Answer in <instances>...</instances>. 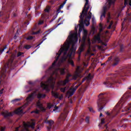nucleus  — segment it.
<instances>
[{
  "label": "nucleus",
  "mask_w": 131,
  "mask_h": 131,
  "mask_svg": "<svg viewBox=\"0 0 131 131\" xmlns=\"http://www.w3.org/2000/svg\"><path fill=\"white\" fill-rule=\"evenodd\" d=\"M78 40L77 34H72L69 36L68 39L62 46L60 48L58 53H56L57 56L55 58V60L52 63L51 67L49 68V70H53L55 69L56 63L58 62V60L60 58L62 53H63V55L62 57V61H66L68 58H69L68 62L69 64H71L73 67H74V62L72 60V54H75L76 51L75 48V43Z\"/></svg>",
  "instance_id": "obj_1"
},
{
  "label": "nucleus",
  "mask_w": 131,
  "mask_h": 131,
  "mask_svg": "<svg viewBox=\"0 0 131 131\" xmlns=\"http://www.w3.org/2000/svg\"><path fill=\"white\" fill-rule=\"evenodd\" d=\"M23 53L19 52L17 54V52H10L9 54V59L8 62L5 64L4 68L2 69L0 72V85L1 84H5L6 83V73L7 72V69L12 68L16 67V64L14 62V60H16L18 57L22 56Z\"/></svg>",
  "instance_id": "obj_2"
},
{
  "label": "nucleus",
  "mask_w": 131,
  "mask_h": 131,
  "mask_svg": "<svg viewBox=\"0 0 131 131\" xmlns=\"http://www.w3.org/2000/svg\"><path fill=\"white\" fill-rule=\"evenodd\" d=\"M126 73H131V65H129L127 67L124 68L117 73L112 75L111 77L107 78L106 81L104 82L103 84L106 85L107 88H113L112 85H113L114 83H119L120 84L121 82L118 81V79L121 77L125 76Z\"/></svg>",
  "instance_id": "obj_3"
},
{
  "label": "nucleus",
  "mask_w": 131,
  "mask_h": 131,
  "mask_svg": "<svg viewBox=\"0 0 131 131\" xmlns=\"http://www.w3.org/2000/svg\"><path fill=\"white\" fill-rule=\"evenodd\" d=\"M89 5V0H85V3L83 8L82 12L80 13L79 18L80 20L79 21L80 23L79 27V32H81L83 29L84 24L85 26H89L90 25L91 19H92V12L90 11L89 12L88 15V12L89 9H90V6ZM86 6L88 7H86Z\"/></svg>",
  "instance_id": "obj_4"
},
{
  "label": "nucleus",
  "mask_w": 131,
  "mask_h": 131,
  "mask_svg": "<svg viewBox=\"0 0 131 131\" xmlns=\"http://www.w3.org/2000/svg\"><path fill=\"white\" fill-rule=\"evenodd\" d=\"M15 6V0H8V4L6 7L5 6H2V11H0V22L2 23H7L9 19L10 13L12 8ZM0 29H2V26L0 25Z\"/></svg>",
  "instance_id": "obj_5"
},
{
  "label": "nucleus",
  "mask_w": 131,
  "mask_h": 131,
  "mask_svg": "<svg viewBox=\"0 0 131 131\" xmlns=\"http://www.w3.org/2000/svg\"><path fill=\"white\" fill-rule=\"evenodd\" d=\"M98 98L99 99L97 101V105L99 108L98 111L101 112V111L104 108L108 102V97L105 93H100Z\"/></svg>",
  "instance_id": "obj_6"
},
{
  "label": "nucleus",
  "mask_w": 131,
  "mask_h": 131,
  "mask_svg": "<svg viewBox=\"0 0 131 131\" xmlns=\"http://www.w3.org/2000/svg\"><path fill=\"white\" fill-rule=\"evenodd\" d=\"M68 113H69V111L68 110L67 107L64 108V109L63 110V112L61 114L58 119V124H59V125H61V124H63V123H64V122L67 118Z\"/></svg>",
  "instance_id": "obj_7"
},
{
  "label": "nucleus",
  "mask_w": 131,
  "mask_h": 131,
  "mask_svg": "<svg viewBox=\"0 0 131 131\" xmlns=\"http://www.w3.org/2000/svg\"><path fill=\"white\" fill-rule=\"evenodd\" d=\"M113 4V1L112 0H110L108 1V2L106 3L105 6H103V9H102V13L100 16V20H103V18H102V17H106V12H107V9H110V7H111V5Z\"/></svg>",
  "instance_id": "obj_8"
},
{
  "label": "nucleus",
  "mask_w": 131,
  "mask_h": 131,
  "mask_svg": "<svg viewBox=\"0 0 131 131\" xmlns=\"http://www.w3.org/2000/svg\"><path fill=\"white\" fill-rule=\"evenodd\" d=\"M71 76H72V75L69 74L66 76L65 80H60L58 81L57 82L58 86H65L67 83H69V81H70L69 78H70Z\"/></svg>",
  "instance_id": "obj_9"
},
{
  "label": "nucleus",
  "mask_w": 131,
  "mask_h": 131,
  "mask_svg": "<svg viewBox=\"0 0 131 131\" xmlns=\"http://www.w3.org/2000/svg\"><path fill=\"white\" fill-rule=\"evenodd\" d=\"M93 42L94 43H96V42H97V43H101L102 46L107 47V43L103 42L102 39H101V35H100V34H98L96 36H94Z\"/></svg>",
  "instance_id": "obj_10"
},
{
  "label": "nucleus",
  "mask_w": 131,
  "mask_h": 131,
  "mask_svg": "<svg viewBox=\"0 0 131 131\" xmlns=\"http://www.w3.org/2000/svg\"><path fill=\"white\" fill-rule=\"evenodd\" d=\"M35 95V92L29 94L26 98L27 102L25 103V106H28L32 100H34V95Z\"/></svg>",
  "instance_id": "obj_11"
},
{
  "label": "nucleus",
  "mask_w": 131,
  "mask_h": 131,
  "mask_svg": "<svg viewBox=\"0 0 131 131\" xmlns=\"http://www.w3.org/2000/svg\"><path fill=\"white\" fill-rule=\"evenodd\" d=\"M53 30H54V29H50L49 30L47 31L46 32V34L43 36L41 42L38 45H37L35 48H37V47H39V46H40L41 44L42 43V42H43V41H45V40H46L47 39V38H46V37H47V36H48V34H50V33H51V32H52V31H53Z\"/></svg>",
  "instance_id": "obj_12"
},
{
  "label": "nucleus",
  "mask_w": 131,
  "mask_h": 131,
  "mask_svg": "<svg viewBox=\"0 0 131 131\" xmlns=\"http://www.w3.org/2000/svg\"><path fill=\"white\" fill-rule=\"evenodd\" d=\"M45 123H48L49 124V126H47V129L48 131H51V129H52V126H53V125L54 124V121L53 120H48V118L45 120Z\"/></svg>",
  "instance_id": "obj_13"
},
{
  "label": "nucleus",
  "mask_w": 131,
  "mask_h": 131,
  "mask_svg": "<svg viewBox=\"0 0 131 131\" xmlns=\"http://www.w3.org/2000/svg\"><path fill=\"white\" fill-rule=\"evenodd\" d=\"M117 111L116 110L114 109L113 111L111 113L107 112L106 115L110 119H112V118H114V117H115L116 115H117Z\"/></svg>",
  "instance_id": "obj_14"
},
{
  "label": "nucleus",
  "mask_w": 131,
  "mask_h": 131,
  "mask_svg": "<svg viewBox=\"0 0 131 131\" xmlns=\"http://www.w3.org/2000/svg\"><path fill=\"white\" fill-rule=\"evenodd\" d=\"M47 19H49V16L46 14H42L41 19L39 20L38 25H41L42 24H43L45 20L46 22L47 21Z\"/></svg>",
  "instance_id": "obj_15"
},
{
  "label": "nucleus",
  "mask_w": 131,
  "mask_h": 131,
  "mask_svg": "<svg viewBox=\"0 0 131 131\" xmlns=\"http://www.w3.org/2000/svg\"><path fill=\"white\" fill-rule=\"evenodd\" d=\"M119 62H120V58L118 57H115L113 60L112 66L114 67L117 66V64H119Z\"/></svg>",
  "instance_id": "obj_16"
},
{
  "label": "nucleus",
  "mask_w": 131,
  "mask_h": 131,
  "mask_svg": "<svg viewBox=\"0 0 131 131\" xmlns=\"http://www.w3.org/2000/svg\"><path fill=\"white\" fill-rule=\"evenodd\" d=\"M105 123V120L103 119H101V122L98 125V126L100 127V128H105L106 129H107L108 128V125L106 124L105 125H104Z\"/></svg>",
  "instance_id": "obj_17"
},
{
  "label": "nucleus",
  "mask_w": 131,
  "mask_h": 131,
  "mask_svg": "<svg viewBox=\"0 0 131 131\" xmlns=\"http://www.w3.org/2000/svg\"><path fill=\"white\" fill-rule=\"evenodd\" d=\"M2 115L4 116V118H8V117L13 116V114L12 113H9L8 111H5L2 113Z\"/></svg>",
  "instance_id": "obj_18"
},
{
  "label": "nucleus",
  "mask_w": 131,
  "mask_h": 131,
  "mask_svg": "<svg viewBox=\"0 0 131 131\" xmlns=\"http://www.w3.org/2000/svg\"><path fill=\"white\" fill-rule=\"evenodd\" d=\"M37 106L38 108H39V109L40 110V111H42V112H45L47 110L46 108L43 107V106L40 101H38L37 102Z\"/></svg>",
  "instance_id": "obj_19"
},
{
  "label": "nucleus",
  "mask_w": 131,
  "mask_h": 131,
  "mask_svg": "<svg viewBox=\"0 0 131 131\" xmlns=\"http://www.w3.org/2000/svg\"><path fill=\"white\" fill-rule=\"evenodd\" d=\"M29 24V21L27 20L24 23V24L22 25L21 27V29L22 30H26L27 29V25Z\"/></svg>",
  "instance_id": "obj_20"
},
{
  "label": "nucleus",
  "mask_w": 131,
  "mask_h": 131,
  "mask_svg": "<svg viewBox=\"0 0 131 131\" xmlns=\"http://www.w3.org/2000/svg\"><path fill=\"white\" fill-rule=\"evenodd\" d=\"M29 0H24V5L26 7V9H27L28 11H30V8H29Z\"/></svg>",
  "instance_id": "obj_21"
},
{
  "label": "nucleus",
  "mask_w": 131,
  "mask_h": 131,
  "mask_svg": "<svg viewBox=\"0 0 131 131\" xmlns=\"http://www.w3.org/2000/svg\"><path fill=\"white\" fill-rule=\"evenodd\" d=\"M53 77H51L50 78H49L48 79V82L49 83H51V88L54 89V88H55V82H53Z\"/></svg>",
  "instance_id": "obj_22"
},
{
  "label": "nucleus",
  "mask_w": 131,
  "mask_h": 131,
  "mask_svg": "<svg viewBox=\"0 0 131 131\" xmlns=\"http://www.w3.org/2000/svg\"><path fill=\"white\" fill-rule=\"evenodd\" d=\"M74 93H75V91L72 88H71L70 90L67 92V94L69 95V97H72V96L74 95Z\"/></svg>",
  "instance_id": "obj_23"
},
{
  "label": "nucleus",
  "mask_w": 131,
  "mask_h": 131,
  "mask_svg": "<svg viewBox=\"0 0 131 131\" xmlns=\"http://www.w3.org/2000/svg\"><path fill=\"white\" fill-rule=\"evenodd\" d=\"M131 110V103L128 104V106H126L124 107V110H122V112H127V111H129Z\"/></svg>",
  "instance_id": "obj_24"
},
{
  "label": "nucleus",
  "mask_w": 131,
  "mask_h": 131,
  "mask_svg": "<svg viewBox=\"0 0 131 131\" xmlns=\"http://www.w3.org/2000/svg\"><path fill=\"white\" fill-rule=\"evenodd\" d=\"M41 88H43L44 90H46V91H49V84L41 83Z\"/></svg>",
  "instance_id": "obj_25"
},
{
  "label": "nucleus",
  "mask_w": 131,
  "mask_h": 131,
  "mask_svg": "<svg viewBox=\"0 0 131 131\" xmlns=\"http://www.w3.org/2000/svg\"><path fill=\"white\" fill-rule=\"evenodd\" d=\"M23 112V110H22V107H19L15 111V114H20L22 113Z\"/></svg>",
  "instance_id": "obj_26"
},
{
  "label": "nucleus",
  "mask_w": 131,
  "mask_h": 131,
  "mask_svg": "<svg viewBox=\"0 0 131 131\" xmlns=\"http://www.w3.org/2000/svg\"><path fill=\"white\" fill-rule=\"evenodd\" d=\"M6 49H7V45H5L4 46H2L1 45H0V54H2L4 52V51L6 50Z\"/></svg>",
  "instance_id": "obj_27"
},
{
  "label": "nucleus",
  "mask_w": 131,
  "mask_h": 131,
  "mask_svg": "<svg viewBox=\"0 0 131 131\" xmlns=\"http://www.w3.org/2000/svg\"><path fill=\"white\" fill-rule=\"evenodd\" d=\"M128 5L131 7V0H127V4H125V1H124V6L123 8H125V7H126V6H128Z\"/></svg>",
  "instance_id": "obj_28"
},
{
  "label": "nucleus",
  "mask_w": 131,
  "mask_h": 131,
  "mask_svg": "<svg viewBox=\"0 0 131 131\" xmlns=\"http://www.w3.org/2000/svg\"><path fill=\"white\" fill-rule=\"evenodd\" d=\"M87 37H88V31H86V30H84V35L82 38L83 40H85Z\"/></svg>",
  "instance_id": "obj_29"
},
{
  "label": "nucleus",
  "mask_w": 131,
  "mask_h": 131,
  "mask_svg": "<svg viewBox=\"0 0 131 131\" xmlns=\"http://www.w3.org/2000/svg\"><path fill=\"white\" fill-rule=\"evenodd\" d=\"M52 94L54 98H56V99H59V94H58V93L52 91Z\"/></svg>",
  "instance_id": "obj_30"
},
{
  "label": "nucleus",
  "mask_w": 131,
  "mask_h": 131,
  "mask_svg": "<svg viewBox=\"0 0 131 131\" xmlns=\"http://www.w3.org/2000/svg\"><path fill=\"white\" fill-rule=\"evenodd\" d=\"M37 97L38 99H43V98H46V94H42L39 93L37 95Z\"/></svg>",
  "instance_id": "obj_31"
},
{
  "label": "nucleus",
  "mask_w": 131,
  "mask_h": 131,
  "mask_svg": "<svg viewBox=\"0 0 131 131\" xmlns=\"http://www.w3.org/2000/svg\"><path fill=\"white\" fill-rule=\"evenodd\" d=\"M59 72L60 73L61 75H64L65 74V69L64 68H59Z\"/></svg>",
  "instance_id": "obj_32"
},
{
  "label": "nucleus",
  "mask_w": 131,
  "mask_h": 131,
  "mask_svg": "<svg viewBox=\"0 0 131 131\" xmlns=\"http://www.w3.org/2000/svg\"><path fill=\"white\" fill-rule=\"evenodd\" d=\"M67 89V87H63V88H61L60 89V92H61V93H65V92H66V89Z\"/></svg>",
  "instance_id": "obj_33"
},
{
  "label": "nucleus",
  "mask_w": 131,
  "mask_h": 131,
  "mask_svg": "<svg viewBox=\"0 0 131 131\" xmlns=\"http://www.w3.org/2000/svg\"><path fill=\"white\" fill-rule=\"evenodd\" d=\"M92 25L94 26L96 25V18L95 16H93L92 17Z\"/></svg>",
  "instance_id": "obj_34"
},
{
  "label": "nucleus",
  "mask_w": 131,
  "mask_h": 131,
  "mask_svg": "<svg viewBox=\"0 0 131 131\" xmlns=\"http://www.w3.org/2000/svg\"><path fill=\"white\" fill-rule=\"evenodd\" d=\"M26 39H27V40H32V39H33V36H29L28 37H26Z\"/></svg>",
  "instance_id": "obj_35"
},
{
  "label": "nucleus",
  "mask_w": 131,
  "mask_h": 131,
  "mask_svg": "<svg viewBox=\"0 0 131 131\" xmlns=\"http://www.w3.org/2000/svg\"><path fill=\"white\" fill-rule=\"evenodd\" d=\"M85 121L86 123H90V116H86Z\"/></svg>",
  "instance_id": "obj_36"
},
{
  "label": "nucleus",
  "mask_w": 131,
  "mask_h": 131,
  "mask_svg": "<svg viewBox=\"0 0 131 131\" xmlns=\"http://www.w3.org/2000/svg\"><path fill=\"white\" fill-rule=\"evenodd\" d=\"M25 14H26V16L27 17V18H28L29 19V20H30L31 19V15L30 14L27 15V14H28L27 12H26Z\"/></svg>",
  "instance_id": "obj_37"
},
{
  "label": "nucleus",
  "mask_w": 131,
  "mask_h": 131,
  "mask_svg": "<svg viewBox=\"0 0 131 131\" xmlns=\"http://www.w3.org/2000/svg\"><path fill=\"white\" fill-rule=\"evenodd\" d=\"M81 85V83L79 84L78 85H76L74 88H72L73 90H75V92H76V90H77V89H78V88L79 87V86Z\"/></svg>",
  "instance_id": "obj_38"
},
{
  "label": "nucleus",
  "mask_w": 131,
  "mask_h": 131,
  "mask_svg": "<svg viewBox=\"0 0 131 131\" xmlns=\"http://www.w3.org/2000/svg\"><path fill=\"white\" fill-rule=\"evenodd\" d=\"M31 114L32 113H35V114H39V111L36 110L35 111H32L31 112Z\"/></svg>",
  "instance_id": "obj_39"
},
{
  "label": "nucleus",
  "mask_w": 131,
  "mask_h": 131,
  "mask_svg": "<svg viewBox=\"0 0 131 131\" xmlns=\"http://www.w3.org/2000/svg\"><path fill=\"white\" fill-rule=\"evenodd\" d=\"M6 128H7V127H6V126H1L0 127V130L1 131H6Z\"/></svg>",
  "instance_id": "obj_40"
},
{
  "label": "nucleus",
  "mask_w": 131,
  "mask_h": 131,
  "mask_svg": "<svg viewBox=\"0 0 131 131\" xmlns=\"http://www.w3.org/2000/svg\"><path fill=\"white\" fill-rule=\"evenodd\" d=\"M123 49H124L123 45H120V52H123Z\"/></svg>",
  "instance_id": "obj_41"
},
{
  "label": "nucleus",
  "mask_w": 131,
  "mask_h": 131,
  "mask_svg": "<svg viewBox=\"0 0 131 131\" xmlns=\"http://www.w3.org/2000/svg\"><path fill=\"white\" fill-rule=\"evenodd\" d=\"M24 48L26 50H29V49L31 48V46H30V45H26V46H25Z\"/></svg>",
  "instance_id": "obj_42"
},
{
  "label": "nucleus",
  "mask_w": 131,
  "mask_h": 131,
  "mask_svg": "<svg viewBox=\"0 0 131 131\" xmlns=\"http://www.w3.org/2000/svg\"><path fill=\"white\" fill-rule=\"evenodd\" d=\"M20 99H15L11 101L12 103H14L16 102H18V101H20Z\"/></svg>",
  "instance_id": "obj_43"
},
{
  "label": "nucleus",
  "mask_w": 131,
  "mask_h": 131,
  "mask_svg": "<svg viewBox=\"0 0 131 131\" xmlns=\"http://www.w3.org/2000/svg\"><path fill=\"white\" fill-rule=\"evenodd\" d=\"M112 25H113V21L110 22V25H109L108 27H107V29H111Z\"/></svg>",
  "instance_id": "obj_44"
},
{
  "label": "nucleus",
  "mask_w": 131,
  "mask_h": 131,
  "mask_svg": "<svg viewBox=\"0 0 131 131\" xmlns=\"http://www.w3.org/2000/svg\"><path fill=\"white\" fill-rule=\"evenodd\" d=\"M112 60V57L111 56L110 57H108L107 61H106V63H109V62H110V61H111Z\"/></svg>",
  "instance_id": "obj_45"
},
{
  "label": "nucleus",
  "mask_w": 131,
  "mask_h": 131,
  "mask_svg": "<svg viewBox=\"0 0 131 131\" xmlns=\"http://www.w3.org/2000/svg\"><path fill=\"white\" fill-rule=\"evenodd\" d=\"M39 33H40V30H39L36 32H34L33 34H39Z\"/></svg>",
  "instance_id": "obj_46"
},
{
  "label": "nucleus",
  "mask_w": 131,
  "mask_h": 131,
  "mask_svg": "<svg viewBox=\"0 0 131 131\" xmlns=\"http://www.w3.org/2000/svg\"><path fill=\"white\" fill-rule=\"evenodd\" d=\"M14 30H15V29H14L13 27H11V28L10 29L11 33H14Z\"/></svg>",
  "instance_id": "obj_47"
},
{
  "label": "nucleus",
  "mask_w": 131,
  "mask_h": 131,
  "mask_svg": "<svg viewBox=\"0 0 131 131\" xmlns=\"http://www.w3.org/2000/svg\"><path fill=\"white\" fill-rule=\"evenodd\" d=\"M45 11L46 12V13H49L50 12V7H49L48 8H46L45 10Z\"/></svg>",
  "instance_id": "obj_48"
},
{
  "label": "nucleus",
  "mask_w": 131,
  "mask_h": 131,
  "mask_svg": "<svg viewBox=\"0 0 131 131\" xmlns=\"http://www.w3.org/2000/svg\"><path fill=\"white\" fill-rule=\"evenodd\" d=\"M90 112H92L93 113H95V111H94V110L93 109V108H89Z\"/></svg>",
  "instance_id": "obj_49"
},
{
  "label": "nucleus",
  "mask_w": 131,
  "mask_h": 131,
  "mask_svg": "<svg viewBox=\"0 0 131 131\" xmlns=\"http://www.w3.org/2000/svg\"><path fill=\"white\" fill-rule=\"evenodd\" d=\"M40 8V5H38L37 6L35 7V10H38L39 8Z\"/></svg>",
  "instance_id": "obj_50"
},
{
  "label": "nucleus",
  "mask_w": 131,
  "mask_h": 131,
  "mask_svg": "<svg viewBox=\"0 0 131 131\" xmlns=\"http://www.w3.org/2000/svg\"><path fill=\"white\" fill-rule=\"evenodd\" d=\"M110 15H109L107 19V23H110Z\"/></svg>",
  "instance_id": "obj_51"
},
{
  "label": "nucleus",
  "mask_w": 131,
  "mask_h": 131,
  "mask_svg": "<svg viewBox=\"0 0 131 131\" xmlns=\"http://www.w3.org/2000/svg\"><path fill=\"white\" fill-rule=\"evenodd\" d=\"M127 112L122 113V114H121V117L124 116V115H127Z\"/></svg>",
  "instance_id": "obj_52"
},
{
  "label": "nucleus",
  "mask_w": 131,
  "mask_h": 131,
  "mask_svg": "<svg viewBox=\"0 0 131 131\" xmlns=\"http://www.w3.org/2000/svg\"><path fill=\"white\" fill-rule=\"evenodd\" d=\"M73 79H74L75 80H76V79H77V76L76 75L73 76Z\"/></svg>",
  "instance_id": "obj_53"
},
{
  "label": "nucleus",
  "mask_w": 131,
  "mask_h": 131,
  "mask_svg": "<svg viewBox=\"0 0 131 131\" xmlns=\"http://www.w3.org/2000/svg\"><path fill=\"white\" fill-rule=\"evenodd\" d=\"M4 93V89H2L1 90H0V95H2V94Z\"/></svg>",
  "instance_id": "obj_54"
},
{
  "label": "nucleus",
  "mask_w": 131,
  "mask_h": 131,
  "mask_svg": "<svg viewBox=\"0 0 131 131\" xmlns=\"http://www.w3.org/2000/svg\"><path fill=\"white\" fill-rule=\"evenodd\" d=\"M52 107H53V105H52L51 104L48 105V108H49V109H51V108H52Z\"/></svg>",
  "instance_id": "obj_55"
},
{
  "label": "nucleus",
  "mask_w": 131,
  "mask_h": 131,
  "mask_svg": "<svg viewBox=\"0 0 131 131\" xmlns=\"http://www.w3.org/2000/svg\"><path fill=\"white\" fill-rule=\"evenodd\" d=\"M55 19H56V17H53V18L50 21V23H52V22H53V21H54V20H55Z\"/></svg>",
  "instance_id": "obj_56"
},
{
  "label": "nucleus",
  "mask_w": 131,
  "mask_h": 131,
  "mask_svg": "<svg viewBox=\"0 0 131 131\" xmlns=\"http://www.w3.org/2000/svg\"><path fill=\"white\" fill-rule=\"evenodd\" d=\"M63 7H64L63 5H62V4L60 5V6L59 7V10H61V9H62V8H63Z\"/></svg>",
  "instance_id": "obj_57"
},
{
  "label": "nucleus",
  "mask_w": 131,
  "mask_h": 131,
  "mask_svg": "<svg viewBox=\"0 0 131 131\" xmlns=\"http://www.w3.org/2000/svg\"><path fill=\"white\" fill-rule=\"evenodd\" d=\"M60 11H61V9H60V8H58V9H57V10L56 11L57 14H59V13H60Z\"/></svg>",
  "instance_id": "obj_58"
},
{
  "label": "nucleus",
  "mask_w": 131,
  "mask_h": 131,
  "mask_svg": "<svg viewBox=\"0 0 131 131\" xmlns=\"http://www.w3.org/2000/svg\"><path fill=\"white\" fill-rule=\"evenodd\" d=\"M83 52V48H81L80 49V53Z\"/></svg>",
  "instance_id": "obj_59"
},
{
  "label": "nucleus",
  "mask_w": 131,
  "mask_h": 131,
  "mask_svg": "<svg viewBox=\"0 0 131 131\" xmlns=\"http://www.w3.org/2000/svg\"><path fill=\"white\" fill-rule=\"evenodd\" d=\"M121 127H124V128H125V127H126V125L123 124L121 126Z\"/></svg>",
  "instance_id": "obj_60"
},
{
  "label": "nucleus",
  "mask_w": 131,
  "mask_h": 131,
  "mask_svg": "<svg viewBox=\"0 0 131 131\" xmlns=\"http://www.w3.org/2000/svg\"><path fill=\"white\" fill-rule=\"evenodd\" d=\"M55 110H58V109H59V108H60L59 106H57L55 105V106L54 107Z\"/></svg>",
  "instance_id": "obj_61"
},
{
  "label": "nucleus",
  "mask_w": 131,
  "mask_h": 131,
  "mask_svg": "<svg viewBox=\"0 0 131 131\" xmlns=\"http://www.w3.org/2000/svg\"><path fill=\"white\" fill-rule=\"evenodd\" d=\"M122 121H128L127 119H123Z\"/></svg>",
  "instance_id": "obj_62"
},
{
  "label": "nucleus",
  "mask_w": 131,
  "mask_h": 131,
  "mask_svg": "<svg viewBox=\"0 0 131 131\" xmlns=\"http://www.w3.org/2000/svg\"><path fill=\"white\" fill-rule=\"evenodd\" d=\"M84 67H88V63H83Z\"/></svg>",
  "instance_id": "obj_63"
},
{
  "label": "nucleus",
  "mask_w": 131,
  "mask_h": 131,
  "mask_svg": "<svg viewBox=\"0 0 131 131\" xmlns=\"http://www.w3.org/2000/svg\"><path fill=\"white\" fill-rule=\"evenodd\" d=\"M17 16V14L15 13H13V16L16 17Z\"/></svg>",
  "instance_id": "obj_64"
}]
</instances>
